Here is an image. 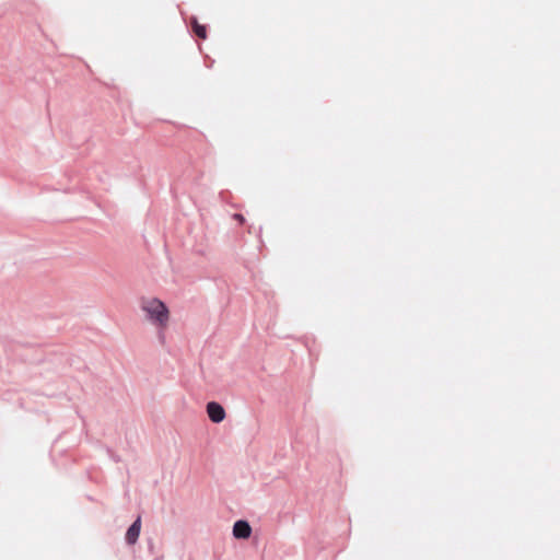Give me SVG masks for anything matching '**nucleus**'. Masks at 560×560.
Instances as JSON below:
<instances>
[{
	"label": "nucleus",
	"mask_w": 560,
	"mask_h": 560,
	"mask_svg": "<svg viewBox=\"0 0 560 560\" xmlns=\"http://www.w3.org/2000/svg\"><path fill=\"white\" fill-rule=\"evenodd\" d=\"M207 413H208L210 420L214 423H220L225 418L224 408L215 401L208 402Z\"/></svg>",
	"instance_id": "2"
},
{
	"label": "nucleus",
	"mask_w": 560,
	"mask_h": 560,
	"mask_svg": "<svg viewBox=\"0 0 560 560\" xmlns=\"http://www.w3.org/2000/svg\"><path fill=\"white\" fill-rule=\"evenodd\" d=\"M252 528L246 521H237L233 526V535L235 538L246 539L250 536Z\"/></svg>",
	"instance_id": "3"
},
{
	"label": "nucleus",
	"mask_w": 560,
	"mask_h": 560,
	"mask_svg": "<svg viewBox=\"0 0 560 560\" xmlns=\"http://www.w3.org/2000/svg\"><path fill=\"white\" fill-rule=\"evenodd\" d=\"M140 308L145 314V318L160 331L166 329L171 313L165 303L156 298H142L140 300Z\"/></svg>",
	"instance_id": "1"
},
{
	"label": "nucleus",
	"mask_w": 560,
	"mask_h": 560,
	"mask_svg": "<svg viewBox=\"0 0 560 560\" xmlns=\"http://www.w3.org/2000/svg\"><path fill=\"white\" fill-rule=\"evenodd\" d=\"M234 219L237 220L240 223L244 222V217L240 213L234 214Z\"/></svg>",
	"instance_id": "6"
},
{
	"label": "nucleus",
	"mask_w": 560,
	"mask_h": 560,
	"mask_svg": "<svg viewBox=\"0 0 560 560\" xmlns=\"http://www.w3.org/2000/svg\"><path fill=\"white\" fill-rule=\"evenodd\" d=\"M191 25H192L194 33H195L199 38H201V39H206V38H207V30H206V26H205V25L199 24L196 18H192V19H191Z\"/></svg>",
	"instance_id": "5"
},
{
	"label": "nucleus",
	"mask_w": 560,
	"mask_h": 560,
	"mask_svg": "<svg viewBox=\"0 0 560 560\" xmlns=\"http://www.w3.org/2000/svg\"><path fill=\"white\" fill-rule=\"evenodd\" d=\"M141 529V517L138 516L137 520L132 523V525L128 528L126 533V541L129 545H133L137 542Z\"/></svg>",
	"instance_id": "4"
}]
</instances>
